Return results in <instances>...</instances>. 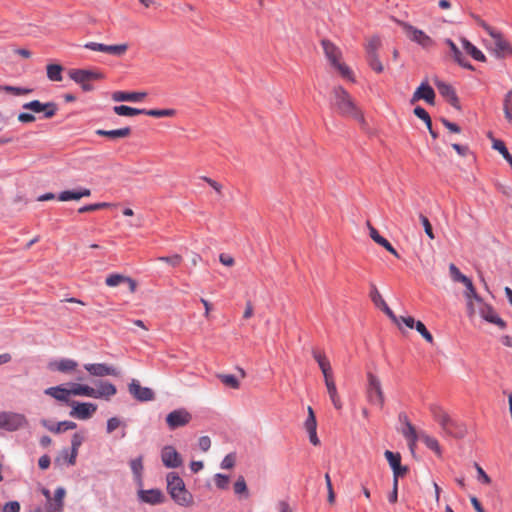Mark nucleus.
I'll return each mask as SVG.
<instances>
[{"instance_id": "34", "label": "nucleus", "mask_w": 512, "mask_h": 512, "mask_svg": "<svg viewBox=\"0 0 512 512\" xmlns=\"http://www.w3.org/2000/svg\"><path fill=\"white\" fill-rule=\"evenodd\" d=\"M47 77L50 81L62 80L63 67L60 64H49L46 67Z\"/></svg>"}, {"instance_id": "62", "label": "nucleus", "mask_w": 512, "mask_h": 512, "mask_svg": "<svg viewBox=\"0 0 512 512\" xmlns=\"http://www.w3.org/2000/svg\"><path fill=\"white\" fill-rule=\"evenodd\" d=\"M121 425V421L117 417H112L107 421V432L112 433Z\"/></svg>"}, {"instance_id": "29", "label": "nucleus", "mask_w": 512, "mask_h": 512, "mask_svg": "<svg viewBox=\"0 0 512 512\" xmlns=\"http://www.w3.org/2000/svg\"><path fill=\"white\" fill-rule=\"evenodd\" d=\"M44 393L53 397L54 399L62 402H69L70 392L69 389L63 388L62 386H55L47 388Z\"/></svg>"}, {"instance_id": "13", "label": "nucleus", "mask_w": 512, "mask_h": 512, "mask_svg": "<svg viewBox=\"0 0 512 512\" xmlns=\"http://www.w3.org/2000/svg\"><path fill=\"white\" fill-rule=\"evenodd\" d=\"M129 393L138 401L146 402L154 399L155 394L152 389L142 387L139 381L133 379L128 386Z\"/></svg>"}, {"instance_id": "9", "label": "nucleus", "mask_w": 512, "mask_h": 512, "mask_svg": "<svg viewBox=\"0 0 512 512\" xmlns=\"http://www.w3.org/2000/svg\"><path fill=\"white\" fill-rule=\"evenodd\" d=\"M69 415L79 420L90 419L97 411V405L90 402H72Z\"/></svg>"}, {"instance_id": "49", "label": "nucleus", "mask_w": 512, "mask_h": 512, "mask_svg": "<svg viewBox=\"0 0 512 512\" xmlns=\"http://www.w3.org/2000/svg\"><path fill=\"white\" fill-rule=\"evenodd\" d=\"M381 46V41L378 37H372L369 39L367 45H366V53L368 55L377 54L378 49Z\"/></svg>"}, {"instance_id": "26", "label": "nucleus", "mask_w": 512, "mask_h": 512, "mask_svg": "<svg viewBox=\"0 0 512 512\" xmlns=\"http://www.w3.org/2000/svg\"><path fill=\"white\" fill-rule=\"evenodd\" d=\"M41 424L53 433H61L68 430H73L77 427V424L72 421H61L57 424H50L48 420H42Z\"/></svg>"}, {"instance_id": "40", "label": "nucleus", "mask_w": 512, "mask_h": 512, "mask_svg": "<svg viewBox=\"0 0 512 512\" xmlns=\"http://www.w3.org/2000/svg\"><path fill=\"white\" fill-rule=\"evenodd\" d=\"M370 298L378 308L387 304L374 283H370Z\"/></svg>"}, {"instance_id": "27", "label": "nucleus", "mask_w": 512, "mask_h": 512, "mask_svg": "<svg viewBox=\"0 0 512 512\" xmlns=\"http://www.w3.org/2000/svg\"><path fill=\"white\" fill-rule=\"evenodd\" d=\"M463 49L466 51L468 55H470L474 60L479 62H486V56L480 51L475 45H473L466 38L460 39Z\"/></svg>"}, {"instance_id": "43", "label": "nucleus", "mask_w": 512, "mask_h": 512, "mask_svg": "<svg viewBox=\"0 0 512 512\" xmlns=\"http://www.w3.org/2000/svg\"><path fill=\"white\" fill-rule=\"evenodd\" d=\"M304 426L307 432H313V430L317 429L316 417L313 409L310 406L308 407V416L304 423Z\"/></svg>"}, {"instance_id": "5", "label": "nucleus", "mask_w": 512, "mask_h": 512, "mask_svg": "<svg viewBox=\"0 0 512 512\" xmlns=\"http://www.w3.org/2000/svg\"><path fill=\"white\" fill-rule=\"evenodd\" d=\"M398 24L402 28L403 32L405 33L406 37L412 41L417 43L419 46H421L425 50H430L435 46V41L426 34L423 30H420L413 25L404 22V21H398Z\"/></svg>"}, {"instance_id": "19", "label": "nucleus", "mask_w": 512, "mask_h": 512, "mask_svg": "<svg viewBox=\"0 0 512 512\" xmlns=\"http://www.w3.org/2000/svg\"><path fill=\"white\" fill-rule=\"evenodd\" d=\"M105 283L109 287H116L122 283L128 284L131 293H134L137 288V283L134 279L122 274H110L106 277Z\"/></svg>"}, {"instance_id": "53", "label": "nucleus", "mask_w": 512, "mask_h": 512, "mask_svg": "<svg viewBox=\"0 0 512 512\" xmlns=\"http://www.w3.org/2000/svg\"><path fill=\"white\" fill-rule=\"evenodd\" d=\"M81 199V195L78 194V191H63L58 195L59 201H70V200H79Z\"/></svg>"}, {"instance_id": "8", "label": "nucleus", "mask_w": 512, "mask_h": 512, "mask_svg": "<svg viewBox=\"0 0 512 512\" xmlns=\"http://www.w3.org/2000/svg\"><path fill=\"white\" fill-rule=\"evenodd\" d=\"M23 109L30 110L34 113H44L43 117L50 119L55 116L58 111L57 104L54 102L42 103L39 100H33L23 104Z\"/></svg>"}, {"instance_id": "1", "label": "nucleus", "mask_w": 512, "mask_h": 512, "mask_svg": "<svg viewBox=\"0 0 512 512\" xmlns=\"http://www.w3.org/2000/svg\"><path fill=\"white\" fill-rule=\"evenodd\" d=\"M331 108L342 117L352 118L360 123L365 122L362 111L348 91L341 86L334 87L331 92Z\"/></svg>"}, {"instance_id": "31", "label": "nucleus", "mask_w": 512, "mask_h": 512, "mask_svg": "<svg viewBox=\"0 0 512 512\" xmlns=\"http://www.w3.org/2000/svg\"><path fill=\"white\" fill-rule=\"evenodd\" d=\"M246 377V373L242 368H237V374L226 375V387L231 389H239L241 381Z\"/></svg>"}, {"instance_id": "35", "label": "nucleus", "mask_w": 512, "mask_h": 512, "mask_svg": "<svg viewBox=\"0 0 512 512\" xmlns=\"http://www.w3.org/2000/svg\"><path fill=\"white\" fill-rule=\"evenodd\" d=\"M419 438L429 449L434 451L437 455H441L440 445L436 438L429 436L425 433H421L419 435Z\"/></svg>"}, {"instance_id": "17", "label": "nucleus", "mask_w": 512, "mask_h": 512, "mask_svg": "<svg viewBox=\"0 0 512 512\" xmlns=\"http://www.w3.org/2000/svg\"><path fill=\"white\" fill-rule=\"evenodd\" d=\"M161 459L163 464L168 468L179 467L182 463L179 453L172 446H165L162 449Z\"/></svg>"}, {"instance_id": "23", "label": "nucleus", "mask_w": 512, "mask_h": 512, "mask_svg": "<svg viewBox=\"0 0 512 512\" xmlns=\"http://www.w3.org/2000/svg\"><path fill=\"white\" fill-rule=\"evenodd\" d=\"M96 135L107 137L111 140H116L119 138H126L129 137L131 134V128L130 127H124L120 129L115 130H104V129H97L95 131Z\"/></svg>"}, {"instance_id": "57", "label": "nucleus", "mask_w": 512, "mask_h": 512, "mask_svg": "<svg viewBox=\"0 0 512 512\" xmlns=\"http://www.w3.org/2000/svg\"><path fill=\"white\" fill-rule=\"evenodd\" d=\"M84 441V436L82 433H75L73 436H72V439H71V448H73V452L78 451L79 450V447L82 445Z\"/></svg>"}, {"instance_id": "7", "label": "nucleus", "mask_w": 512, "mask_h": 512, "mask_svg": "<svg viewBox=\"0 0 512 512\" xmlns=\"http://www.w3.org/2000/svg\"><path fill=\"white\" fill-rule=\"evenodd\" d=\"M28 426V420L24 414L12 411L0 412V429L15 432Z\"/></svg>"}, {"instance_id": "45", "label": "nucleus", "mask_w": 512, "mask_h": 512, "mask_svg": "<svg viewBox=\"0 0 512 512\" xmlns=\"http://www.w3.org/2000/svg\"><path fill=\"white\" fill-rule=\"evenodd\" d=\"M313 357L317 361L321 371L322 370H327L328 368L331 367L330 361L328 360V358L326 357V355L324 353H320V352L314 351L313 352Z\"/></svg>"}, {"instance_id": "42", "label": "nucleus", "mask_w": 512, "mask_h": 512, "mask_svg": "<svg viewBox=\"0 0 512 512\" xmlns=\"http://www.w3.org/2000/svg\"><path fill=\"white\" fill-rule=\"evenodd\" d=\"M449 273H450L451 279L454 282H460L462 284L464 282H467L468 277L465 276L464 274H462L461 271L458 269V267L453 263L449 265Z\"/></svg>"}, {"instance_id": "48", "label": "nucleus", "mask_w": 512, "mask_h": 512, "mask_svg": "<svg viewBox=\"0 0 512 512\" xmlns=\"http://www.w3.org/2000/svg\"><path fill=\"white\" fill-rule=\"evenodd\" d=\"M368 63L370 67L377 73H381L384 70V67L378 57V54L368 55L367 56Z\"/></svg>"}, {"instance_id": "36", "label": "nucleus", "mask_w": 512, "mask_h": 512, "mask_svg": "<svg viewBox=\"0 0 512 512\" xmlns=\"http://www.w3.org/2000/svg\"><path fill=\"white\" fill-rule=\"evenodd\" d=\"M233 490H234L235 495H237L239 498L246 499L249 496V492H248V488H247L245 479L242 476H240L234 483Z\"/></svg>"}, {"instance_id": "2", "label": "nucleus", "mask_w": 512, "mask_h": 512, "mask_svg": "<svg viewBox=\"0 0 512 512\" xmlns=\"http://www.w3.org/2000/svg\"><path fill=\"white\" fill-rule=\"evenodd\" d=\"M167 490L174 502L183 507H189L193 504V496L186 489L184 481L176 474L167 475Z\"/></svg>"}, {"instance_id": "59", "label": "nucleus", "mask_w": 512, "mask_h": 512, "mask_svg": "<svg viewBox=\"0 0 512 512\" xmlns=\"http://www.w3.org/2000/svg\"><path fill=\"white\" fill-rule=\"evenodd\" d=\"M475 466H476V470H477V474H478V480L484 484H487V485L490 484L491 478L487 475V473L483 470V468L481 466H479L478 464H475Z\"/></svg>"}, {"instance_id": "54", "label": "nucleus", "mask_w": 512, "mask_h": 512, "mask_svg": "<svg viewBox=\"0 0 512 512\" xmlns=\"http://www.w3.org/2000/svg\"><path fill=\"white\" fill-rule=\"evenodd\" d=\"M130 467L132 472L137 476L140 477L142 470H143V464H142V458L138 457L136 459L131 460Z\"/></svg>"}, {"instance_id": "39", "label": "nucleus", "mask_w": 512, "mask_h": 512, "mask_svg": "<svg viewBox=\"0 0 512 512\" xmlns=\"http://www.w3.org/2000/svg\"><path fill=\"white\" fill-rule=\"evenodd\" d=\"M143 114L151 116V117L162 118V117H173L176 114V111L174 109H150V110L144 109Z\"/></svg>"}, {"instance_id": "46", "label": "nucleus", "mask_w": 512, "mask_h": 512, "mask_svg": "<svg viewBox=\"0 0 512 512\" xmlns=\"http://www.w3.org/2000/svg\"><path fill=\"white\" fill-rule=\"evenodd\" d=\"M384 456L388 461L391 469L397 468V465L401 463V455L399 453H394L390 450H386Z\"/></svg>"}, {"instance_id": "25", "label": "nucleus", "mask_w": 512, "mask_h": 512, "mask_svg": "<svg viewBox=\"0 0 512 512\" xmlns=\"http://www.w3.org/2000/svg\"><path fill=\"white\" fill-rule=\"evenodd\" d=\"M429 410L432 414L433 419L440 425V427L443 430L447 426L451 417L442 407L435 404L430 405Z\"/></svg>"}, {"instance_id": "33", "label": "nucleus", "mask_w": 512, "mask_h": 512, "mask_svg": "<svg viewBox=\"0 0 512 512\" xmlns=\"http://www.w3.org/2000/svg\"><path fill=\"white\" fill-rule=\"evenodd\" d=\"M325 385H326L327 392L329 394V397H330V400H331L333 406L337 410L342 409V402H341L340 396H339V394L337 392V388H336L335 382H330V383H327Z\"/></svg>"}, {"instance_id": "63", "label": "nucleus", "mask_w": 512, "mask_h": 512, "mask_svg": "<svg viewBox=\"0 0 512 512\" xmlns=\"http://www.w3.org/2000/svg\"><path fill=\"white\" fill-rule=\"evenodd\" d=\"M84 47L86 49H89V50H92V51H99V52H104V53H105V49H106V45L105 44L97 43V42L86 43L84 45Z\"/></svg>"}, {"instance_id": "16", "label": "nucleus", "mask_w": 512, "mask_h": 512, "mask_svg": "<svg viewBox=\"0 0 512 512\" xmlns=\"http://www.w3.org/2000/svg\"><path fill=\"white\" fill-rule=\"evenodd\" d=\"M84 368L92 376L104 377V376H118L119 371L113 366H109L105 363H93L85 364Z\"/></svg>"}, {"instance_id": "51", "label": "nucleus", "mask_w": 512, "mask_h": 512, "mask_svg": "<svg viewBox=\"0 0 512 512\" xmlns=\"http://www.w3.org/2000/svg\"><path fill=\"white\" fill-rule=\"evenodd\" d=\"M415 329L421 334V336L429 343H433L432 334L426 329L425 325L421 321H417Z\"/></svg>"}, {"instance_id": "30", "label": "nucleus", "mask_w": 512, "mask_h": 512, "mask_svg": "<svg viewBox=\"0 0 512 512\" xmlns=\"http://www.w3.org/2000/svg\"><path fill=\"white\" fill-rule=\"evenodd\" d=\"M405 428L402 430L403 436L408 440L410 449H413L416 441L418 440V434L415 427L408 421L405 416Z\"/></svg>"}, {"instance_id": "47", "label": "nucleus", "mask_w": 512, "mask_h": 512, "mask_svg": "<svg viewBox=\"0 0 512 512\" xmlns=\"http://www.w3.org/2000/svg\"><path fill=\"white\" fill-rule=\"evenodd\" d=\"M0 90L8 92V93H12L14 95H27L32 92V89H30V88L14 87V86H9V85L1 86Z\"/></svg>"}, {"instance_id": "22", "label": "nucleus", "mask_w": 512, "mask_h": 512, "mask_svg": "<svg viewBox=\"0 0 512 512\" xmlns=\"http://www.w3.org/2000/svg\"><path fill=\"white\" fill-rule=\"evenodd\" d=\"M117 393V389L114 384L110 382H104L101 381L98 384V388H94V396L93 398L99 399L103 398L106 400H109L111 397H113Z\"/></svg>"}, {"instance_id": "10", "label": "nucleus", "mask_w": 512, "mask_h": 512, "mask_svg": "<svg viewBox=\"0 0 512 512\" xmlns=\"http://www.w3.org/2000/svg\"><path fill=\"white\" fill-rule=\"evenodd\" d=\"M192 419L191 414L185 409H177L170 412L166 417L167 425L170 429L187 425Z\"/></svg>"}, {"instance_id": "44", "label": "nucleus", "mask_w": 512, "mask_h": 512, "mask_svg": "<svg viewBox=\"0 0 512 512\" xmlns=\"http://www.w3.org/2000/svg\"><path fill=\"white\" fill-rule=\"evenodd\" d=\"M492 147L497 150L506 161L512 157L502 140L493 139Z\"/></svg>"}, {"instance_id": "3", "label": "nucleus", "mask_w": 512, "mask_h": 512, "mask_svg": "<svg viewBox=\"0 0 512 512\" xmlns=\"http://www.w3.org/2000/svg\"><path fill=\"white\" fill-rule=\"evenodd\" d=\"M367 384L365 388V396L371 405L383 409L385 404V395L382 388L381 380L372 372L366 373Z\"/></svg>"}, {"instance_id": "55", "label": "nucleus", "mask_w": 512, "mask_h": 512, "mask_svg": "<svg viewBox=\"0 0 512 512\" xmlns=\"http://www.w3.org/2000/svg\"><path fill=\"white\" fill-rule=\"evenodd\" d=\"M159 261H163V262H166L168 264H170L171 266H179L182 262V257L178 254H175L173 256H170V257H166V256H162V257H159L158 258Z\"/></svg>"}, {"instance_id": "56", "label": "nucleus", "mask_w": 512, "mask_h": 512, "mask_svg": "<svg viewBox=\"0 0 512 512\" xmlns=\"http://www.w3.org/2000/svg\"><path fill=\"white\" fill-rule=\"evenodd\" d=\"M366 225L369 229L370 237L374 242H376L379 245L381 241L384 239V237L379 234L378 230L374 226H372V224L369 221H367Z\"/></svg>"}, {"instance_id": "32", "label": "nucleus", "mask_w": 512, "mask_h": 512, "mask_svg": "<svg viewBox=\"0 0 512 512\" xmlns=\"http://www.w3.org/2000/svg\"><path fill=\"white\" fill-rule=\"evenodd\" d=\"M70 396H86L93 398L94 396V388L83 385V384H73L72 387L69 389Z\"/></svg>"}, {"instance_id": "24", "label": "nucleus", "mask_w": 512, "mask_h": 512, "mask_svg": "<svg viewBox=\"0 0 512 512\" xmlns=\"http://www.w3.org/2000/svg\"><path fill=\"white\" fill-rule=\"evenodd\" d=\"M445 43L449 46L450 51L453 55L454 60L462 67L474 70L473 65H471L466 58L462 55L460 49L457 47V45L451 40V39H445Z\"/></svg>"}, {"instance_id": "61", "label": "nucleus", "mask_w": 512, "mask_h": 512, "mask_svg": "<svg viewBox=\"0 0 512 512\" xmlns=\"http://www.w3.org/2000/svg\"><path fill=\"white\" fill-rule=\"evenodd\" d=\"M473 19L475 20V22L481 26L489 35L492 34L495 29H493L489 24H487L484 20H482L479 16L477 15H472Z\"/></svg>"}, {"instance_id": "52", "label": "nucleus", "mask_w": 512, "mask_h": 512, "mask_svg": "<svg viewBox=\"0 0 512 512\" xmlns=\"http://www.w3.org/2000/svg\"><path fill=\"white\" fill-rule=\"evenodd\" d=\"M419 219L424 227V230H425V233L426 235L431 239L433 240L435 238V235L433 233V228H432V225L429 221V219L423 215V214H420L419 215Z\"/></svg>"}, {"instance_id": "21", "label": "nucleus", "mask_w": 512, "mask_h": 512, "mask_svg": "<svg viewBox=\"0 0 512 512\" xmlns=\"http://www.w3.org/2000/svg\"><path fill=\"white\" fill-rule=\"evenodd\" d=\"M146 96V92L116 91L112 94V99L116 102H141Z\"/></svg>"}, {"instance_id": "15", "label": "nucleus", "mask_w": 512, "mask_h": 512, "mask_svg": "<svg viewBox=\"0 0 512 512\" xmlns=\"http://www.w3.org/2000/svg\"><path fill=\"white\" fill-rule=\"evenodd\" d=\"M478 305L479 314L485 321L495 324L501 329H504L506 327L505 321L499 317V315L495 312L492 306L484 303L483 301L482 303H478Z\"/></svg>"}, {"instance_id": "6", "label": "nucleus", "mask_w": 512, "mask_h": 512, "mask_svg": "<svg viewBox=\"0 0 512 512\" xmlns=\"http://www.w3.org/2000/svg\"><path fill=\"white\" fill-rule=\"evenodd\" d=\"M68 75L70 79L79 84L82 90L86 92L93 90L92 81L100 80L104 77L98 70L87 69H70Z\"/></svg>"}, {"instance_id": "4", "label": "nucleus", "mask_w": 512, "mask_h": 512, "mask_svg": "<svg viewBox=\"0 0 512 512\" xmlns=\"http://www.w3.org/2000/svg\"><path fill=\"white\" fill-rule=\"evenodd\" d=\"M321 44L331 65L338 70L343 78L353 82L354 77L352 71L346 64L340 62L342 56L340 49L329 40H322Z\"/></svg>"}, {"instance_id": "28", "label": "nucleus", "mask_w": 512, "mask_h": 512, "mask_svg": "<svg viewBox=\"0 0 512 512\" xmlns=\"http://www.w3.org/2000/svg\"><path fill=\"white\" fill-rule=\"evenodd\" d=\"M78 363L72 359H61L50 364V368L59 372L67 373L76 370Z\"/></svg>"}, {"instance_id": "20", "label": "nucleus", "mask_w": 512, "mask_h": 512, "mask_svg": "<svg viewBox=\"0 0 512 512\" xmlns=\"http://www.w3.org/2000/svg\"><path fill=\"white\" fill-rule=\"evenodd\" d=\"M138 498L147 504L157 505L164 502V495L159 489L139 490Z\"/></svg>"}, {"instance_id": "64", "label": "nucleus", "mask_w": 512, "mask_h": 512, "mask_svg": "<svg viewBox=\"0 0 512 512\" xmlns=\"http://www.w3.org/2000/svg\"><path fill=\"white\" fill-rule=\"evenodd\" d=\"M20 504L17 501H10L3 507V512H19Z\"/></svg>"}, {"instance_id": "14", "label": "nucleus", "mask_w": 512, "mask_h": 512, "mask_svg": "<svg viewBox=\"0 0 512 512\" xmlns=\"http://www.w3.org/2000/svg\"><path fill=\"white\" fill-rule=\"evenodd\" d=\"M435 86L437 87L439 93L455 108L459 109V99L455 93L453 87L441 80L437 77L433 79Z\"/></svg>"}, {"instance_id": "12", "label": "nucleus", "mask_w": 512, "mask_h": 512, "mask_svg": "<svg viewBox=\"0 0 512 512\" xmlns=\"http://www.w3.org/2000/svg\"><path fill=\"white\" fill-rule=\"evenodd\" d=\"M419 100H424L430 105H434L435 103V92L426 81H423L420 84V86L414 91L410 102L411 104H414Z\"/></svg>"}, {"instance_id": "38", "label": "nucleus", "mask_w": 512, "mask_h": 512, "mask_svg": "<svg viewBox=\"0 0 512 512\" xmlns=\"http://www.w3.org/2000/svg\"><path fill=\"white\" fill-rule=\"evenodd\" d=\"M463 285L466 287V290L464 292V296L467 299H474L477 304L482 303V298L478 295L476 292V289L472 283V281L468 278L467 282H464Z\"/></svg>"}, {"instance_id": "60", "label": "nucleus", "mask_w": 512, "mask_h": 512, "mask_svg": "<svg viewBox=\"0 0 512 512\" xmlns=\"http://www.w3.org/2000/svg\"><path fill=\"white\" fill-rule=\"evenodd\" d=\"M47 512H62L63 504L56 503L53 499H49L46 504Z\"/></svg>"}, {"instance_id": "50", "label": "nucleus", "mask_w": 512, "mask_h": 512, "mask_svg": "<svg viewBox=\"0 0 512 512\" xmlns=\"http://www.w3.org/2000/svg\"><path fill=\"white\" fill-rule=\"evenodd\" d=\"M110 205L111 204L106 203V202L89 204V205H85L83 207H80L78 209V212L79 213L94 212V211H97V210H100V209H103V208H107Z\"/></svg>"}, {"instance_id": "37", "label": "nucleus", "mask_w": 512, "mask_h": 512, "mask_svg": "<svg viewBox=\"0 0 512 512\" xmlns=\"http://www.w3.org/2000/svg\"><path fill=\"white\" fill-rule=\"evenodd\" d=\"M113 110L119 116H135L144 112V109H137L126 105L115 106Z\"/></svg>"}, {"instance_id": "41", "label": "nucleus", "mask_w": 512, "mask_h": 512, "mask_svg": "<svg viewBox=\"0 0 512 512\" xmlns=\"http://www.w3.org/2000/svg\"><path fill=\"white\" fill-rule=\"evenodd\" d=\"M128 50V44L106 45L105 53L114 56H123Z\"/></svg>"}, {"instance_id": "11", "label": "nucleus", "mask_w": 512, "mask_h": 512, "mask_svg": "<svg viewBox=\"0 0 512 512\" xmlns=\"http://www.w3.org/2000/svg\"><path fill=\"white\" fill-rule=\"evenodd\" d=\"M490 36L494 40L493 53L497 58H504L508 55H512V45L504 39L500 32L495 30L490 34Z\"/></svg>"}, {"instance_id": "18", "label": "nucleus", "mask_w": 512, "mask_h": 512, "mask_svg": "<svg viewBox=\"0 0 512 512\" xmlns=\"http://www.w3.org/2000/svg\"><path fill=\"white\" fill-rule=\"evenodd\" d=\"M443 432L453 438L462 439L467 435L468 430L465 423L451 418Z\"/></svg>"}, {"instance_id": "58", "label": "nucleus", "mask_w": 512, "mask_h": 512, "mask_svg": "<svg viewBox=\"0 0 512 512\" xmlns=\"http://www.w3.org/2000/svg\"><path fill=\"white\" fill-rule=\"evenodd\" d=\"M393 482L398 480L399 477H403L407 474L408 468L406 466H402L401 463L397 465V468H393Z\"/></svg>"}]
</instances>
